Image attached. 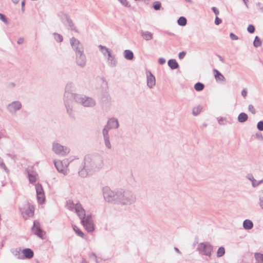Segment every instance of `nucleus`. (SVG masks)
<instances>
[{
    "mask_svg": "<svg viewBox=\"0 0 263 263\" xmlns=\"http://www.w3.org/2000/svg\"><path fill=\"white\" fill-rule=\"evenodd\" d=\"M73 230L75 231V232L80 237L82 238H84L85 234L81 231V230L77 226H73Z\"/></svg>",
    "mask_w": 263,
    "mask_h": 263,
    "instance_id": "22",
    "label": "nucleus"
},
{
    "mask_svg": "<svg viewBox=\"0 0 263 263\" xmlns=\"http://www.w3.org/2000/svg\"><path fill=\"white\" fill-rule=\"evenodd\" d=\"M22 5H24V2H22Z\"/></svg>",
    "mask_w": 263,
    "mask_h": 263,
    "instance_id": "49",
    "label": "nucleus"
},
{
    "mask_svg": "<svg viewBox=\"0 0 263 263\" xmlns=\"http://www.w3.org/2000/svg\"><path fill=\"white\" fill-rule=\"evenodd\" d=\"M225 253V249L223 247H220L217 252V256L218 257L222 256Z\"/></svg>",
    "mask_w": 263,
    "mask_h": 263,
    "instance_id": "26",
    "label": "nucleus"
},
{
    "mask_svg": "<svg viewBox=\"0 0 263 263\" xmlns=\"http://www.w3.org/2000/svg\"><path fill=\"white\" fill-rule=\"evenodd\" d=\"M124 5H127L128 3L126 0H119Z\"/></svg>",
    "mask_w": 263,
    "mask_h": 263,
    "instance_id": "42",
    "label": "nucleus"
},
{
    "mask_svg": "<svg viewBox=\"0 0 263 263\" xmlns=\"http://www.w3.org/2000/svg\"><path fill=\"white\" fill-rule=\"evenodd\" d=\"M105 144H106V146H107L108 148H110L111 147V144H110V142H109V140L108 139V138H106V139H105Z\"/></svg>",
    "mask_w": 263,
    "mask_h": 263,
    "instance_id": "35",
    "label": "nucleus"
},
{
    "mask_svg": "<svg viewBox=\"0 0 263 263\" xmlns=\"http://www.w3.org/2000/svg\"><path fill=\"white\" fill-rule=\"evenodd\" d=\"M143 39L146 40H150L152 39L153 35L151 33L149 32H145L142 33V34Z\"/></svg>",
    "mask_w": 263,
    "mask_h": 263,
    "instance_id": "23",
    "label": "nucleus"
},
{
    "mask_svg": "<svg viewBox=\"0 0 263 263\" xmlns=\"http://www.w3.org/2000/svg\"><path fill=\"white\" fill-rule=\"evenodd\" d=\"M100 48L103 54H104V55H105L106 54H107L108 60L110 61L111 63L114 60V57L111 55L110 51L109 50V49L102 46H100Z\"/></svg>",
    "mask_w": 263,
    "mask_h": 263,
    "instance_id": "9",
    "label": "nucleus"
},
{
    "mask_svg": "<svg viewBox=\"0 0 263 263\" xmlns=\"http://www.w3.org/2000/svg\"><path fill=\"white\" fill-rule=\"evenodd\" d=\"M185 55V52H180L179 54V58L181 59L182 58H183L184 57Z\"/></svg>",
    "mask_w": 263,
    "mask_h": 263,
    "instance_id": "38",
    "label": "nucleus"
},
{
    "mask_svg": "<svg viewBox=\"0 0 263 263\" xmlns=\"http://www.w3.org/2000/svg\"><path fill=\"white\" fill-rule=\"evenodd\" d=\"M244 3L245 4V5H246L247 7H248V5H247V3L248 2V0H243Z\"/></svg>",
    "mask_w": 263,
    "mask_h": 263,
    "instance_id": "43",
    "label": "nucleus"
},
{
    "mask_svg": "<svg viewBox=\"0 0 263 263\" xmlns=\"http://www.w3.org/2000/svg\"><path fill=\"white\" fill-rule=\"evenodd\" d=\"M67 205L70 210H75L78 216L82 218V224L88 232H91L94 230L93 223L91 216H87L83 217L85 215V211L80 204H74L72 201H69L67 202Z\"/></svg>",
    "mask_w": 263,
    "mask_h": 263,
    "instance_id": "1",
    "label": "nucleus"
},
{
    "mask_svg": "<svg viewBox=\"0 0 263 263\" xmlns=\"http://www.w3.org/2000/svg\"><path fill=\"white\" fill-rule=\"evenodd\" d=\"M28 179L30 183H34L36 180V174L35 172L28 173Z\"/></svg>",
    "mask_w": 263,
    "mask_h": 263,
    "instance_id": "16",
    "label": "nucleus"
},
{
    "mask_svg": "<svg viewBox=\"0 0 263 263\" xmlns=\"http://www.w3.org/2000/svg\"><path fill=\"white\" fill-rule=\"evenodd\" d=\"M254 45L255 47H258L261 45V41L258 37L256 36L254 41Z\"/></svg>",
    "mask_w": 263,
    "mask_h": 263,
    "instance_id": "29",
    "label": "nucleus"
},
{
    "mask_svg": "<svg viewBox=\"0 0 263 263\" xmlns=\"http://www.w3.org/2000/svg\"><path fill=\"white\" fill-rule=\"evenodd\" d=\"M22 214L25 218L32 217L34 215V207L29 203H25L22 208Z\"/></svg>",
    "mask_w": 263,
    "mask_h": 263,
    "instance_id": "3",
    "label": "nucleus"
},
{
    "mask_svg": "<svg viewBox=\"0 0 263 263\" xmlns=\"http://www.w3.org/2000/svg\"><path fill=\"white\" fill-rule=\"evenodd\" d=\"M260 206H261V208L263 209V202H262L261 203H260Z\"/></svg>",
    "mask_w": 263,
    "mask_h": 263,
    "instance_id": "46",
    "label": "nucleus"
},
{
    "mask_svg": "<svg viewBox=\"0 0 263 263\" xmlns=\"http://www.w3.org/2000/svg\"><path fill=\"white\" fill-rule=\"evenodd\" d=\"M212 246L204 243H200L199 246V251L204 255L210 256L212 252Z\"/></svg>",
    "mask_w": 263,
    "mask_h": 263,
    "instance_id": "6",
    "label": "nucleus"
},
{
    "mask_svg": "<svg viewBox=\"0 0 263 263\" xmlns=\"http://www.w3.org/2000/svg\"><path fill=\"white\" fill-rule=\"evenodd\" d=\"M201 110H202V108L201 107L197 106L193 108V112L194 115H197L201 111Z\"/></svg>",
    "mask_w": 263,
    "mask_h": 263,
    "instance_id": "28",
    "label": "nucleus"
},
{
    "mask_svg": "<svg viewBox=\"0 0 263 263\" xmlns=\"http://www.w3.org/2000/svg\"><path fill=\"white\" fill-rule=\"evenodd\" d=\"M221 23V20L217 16L215 18V23L216 25H219Z\"/></svg>",
    "mask_w": 263,
    "mask_h": 263,
    "instance_id": "36",
    "label": "nucleus"
},
{
    "mask_svg": "<svg viewBox=\"0 0 263 263\" xmlns=\"http://www.w3.org/2000/svg\"><path fill=\"white\" fill-rule=\"evenodd\" d=\"M257 128L260 130H263V121H260L258 123Z\"/></svg>",
    "mask_w": 263,
    "mask_h": 263,
    "instance_id": "32",
    "label": "nucleus"
},
{
    "mask_svg": "<svg viewBox=\"0 0 263 263\" xmlns=\"http://www.w3.org/2000/svg\"><path fill=\"white\" fill-rule=\"evenodd\" d=\"M80 51V50H79ZM77 63L80 66H83L85 63V57L82 52H79L77 55Z\"/></svg>",
    "mask_w": 263,
    "mask_h": 263,
    "instance_id": "11",
    "label": "nucleus"
},
{
    "mask_svg": "<svg viewBox=\"0 0 263 263\" xmlns=\"http://www.w3.org/2000/svg\"><path fill=\"white\" fill-rule=\"evenodd\" d=\"M57 36L59 37V41L61 42L62 41V36H60L59 35H57Z\"/></svg>",
    "mask_w": 263,
    "mask_h": 263,
    "instance_id": "44",
    "label": "nucleus"
},
{
    "mask_svg": "<svg viewBox=\"0 0 263 263\" xmlns=\"http://www.w3.org/2000/svg\"><path fill=\"white\" fill-rule=\"evenodd\" d=\"M238 119L240 122H243L248 119V116L245 113H241L238 116Z\"/></svg>",
    "mask_w": 263,
    "mask_h": 263,
    "instance_id": "21",
    "label": "nucleus"
},
{
    "mask_svg": "<svg viewBox=\"0 0 263 263\" xmlns=\"http://www.w3.org/2000/svg\"><path fill=\"white\" fill-rule=\"evenodd\" d=\"M32 231L35 234L39 236L42 238H44L45 236V233L43 232L40 227L39 223L38 222H34L33 227H32Z\"/></svg>",
    "mask_w": 263,
    "mask_h": 263,
    "instance_id": "7",
    "label": "nucleus"
},
{
    "mask_svg": "<svg viewBox=\"0 0 263 263\" xmlns=\"http://www.w3.org/2000/svg\"><path fill=\"white\" fill-rule=\"evenodd\" d=\"M255 257L258 262L263 263V254L260 253H255Z\"/></svg>",
    "mask_w": 263,
    "mask_h": 263,
    "instance_id": "25",
    "label": "nucleus"
},
{
    "mask_svg": "<svg viewBox=\"0 0 263 263\" xmlns=\"http://www.w3.org/2000/svg\"><path fill=\"white\" fill-rule=\"evenodd\" d=\"M204 87V85L200 82L196 83L194 86L195 89L198 91L203 90Z\"/></svg>",
    "mask_w": 263,
    "mask_h": 263,
    "instance_id": "24",
    "label": "nucleus"
},
{
    "mask_svg": "<svg viewBox=\"0 0 263 263\" xmlns=\"http://www.w3.org/2000/svg\"><path fill=\"white\" fill-rule=\"evenodd\" d=\"M247 29L249 32H250V33H252L255 31V27L252 25H249Z\"/></svg>",
    "mask_w": 263,
    "mask_h": 263,
    "instance_id": "30",
    "label": "nucleus"
},
{
    "mask_svg": "<svg viewBox=\"0 0 263 263\" xmlns=\"http://www.w3.org/2000/svg\"><path fill=\"white\" fill-rule=\"evenodd\" d=\"M155 85V78L151 73L147 75V85L152 88Z\"/></svg>",
    "mask_w": 263,
    "mask_h": 263,
    "instance_id": "12",
    "label": "nucleus"
},
{
    "mask_svg": "<svg viewBox=\"0 0 263 263\" xmlns=\"http://www.w3.org/2000/svg\"><path fill=\"white\" fill-rule=\"evenodd\" d=\"M12 1L13 2V3H17L19 2V1H20V0H12Z\"/></svg>",
    "mask_w": 263,
    "mask_h": 263,
    "instance_id": "45",
    "label": "nucleus"
},
{
    "mask_svg": "<svg viewBox=\"0 0 263 263\" xmlns=\"http://www.w3.org/2000/svg\"><path fill=\"white\" fill-rule=\"evenodd\" d=\"M178 23L181 26H184L186 24V19L184 17H180L178 20Z\"/></svg>",
    "mask_w": 263,
    "mask_h": 263,
    "instance_id": "27",
    "label": "nucleus"
},
{
    "mask_svg": "<svg viewBox=\"0 0 263 263\" xmlns=\"http://www.w3.org/2000/svg\"><path fill=\"white\" fill-rule=\"evenodd\" d=\"M106 194H107L106 193H104V197H105V198H106Z\"/></svg>",
    "mask_w": 263,
    "mask_h": 263,
    "instance_id": "47",
    "label": "nucleus"
},
{
    "mask_svg": "<svg viewBox=\"0 0 263 263\" xmlns=\"http://www.w3.org/2000/svg\"><path fill=\"white\" fill-rule=\"evenodd\" d=\"M125 58L127 60H132L134 57V54L132 51L129 50H126L124 52Z\"/></svg>",
    "mask_w": 263,
    "mask_h": 263,
    "instance_id": "18",
    "label": "nucleus"
},
{
    "mask_svg": "<svg viewBox=\"0 0 263 263\" xmlns=\"http://www.w3.org/2000/svg\"><path fill=\"white\" fill-rule=\"evenodd\" d=\"M24 42V39L23 38H20V39L17 40V43H18V44H23Z\"/></svg>",
    "mask_w": 263,
    "mask_h": 263,
    "instance_id": "41",
    "label": "nucleus"
},
{
    "mask_svg": "<svg viewBox=\"0 0 263 263\" xmlns=\"http://www.w3.org/2000/svg\"><path fill=\"white\" fill-rule=\"evenodd\" d=\"M161 4L160 3H156L154 5V8L155 10H159L160 8Z\"/></svg>",
    "mask_w": 263,
    "mask_h": 263,
    "instance_id": "37",
    "label": "nucleus"
},
{
    "mask_svg": "<svg viewBox=\"0 0 263 263\" xmlns=\"http://www.w3.org/2000/svg\"><path fill=\"white\" fill-rule=\"evenodd\" d=\"M21 104L19 102H14L8 106V110L11 112H14L21 108Z\"/></svg>",
    "mask_w": 263,
    "mask_h": 263,
    "instance_id": "8",
    "label": "nucleus"
},
{
    "mask_svg": "<svg viewBox=\"0 0 263 263\" xmlns=\"http://www.w3.org/2000/svg\"><path fill=\"white\" fill-rule=\"evenodd\" d=\"M185 1L187 2H191V0H185Z\"/></svg>",
    "mask_w": 263,
    "mask_h": 263,
    "instance_id": "48",
    "label": "nucleus"
},
{
    "mask_svg": "<svg viewBox=\"0 0 263 263\" xmlns=\"http://www.w3.org/2000/svg\"><path fill=\"white\" fill-rule=\"evenodd\" d=\"M213 72L214 77L216 81H222L224 80V76L217 70L214 69Z\"/></svg>",
    "mask_w": 263,
    "mask_h": 263,
    "instance_id": "14",
    "label": "nucleus"
},
{
    "mask_svg": "<svg viewBox=\"0 0 263 263\" xmlns=\"http://www.w3.org/2000/svg\"><path fill=\"white\" fill-rule=\"evenodd\" d=\"M53 150L57 154L64 156L69 153V150L68 148L62 146L59 143H54Z\"/></svg>",
    "mask_w": 263,
    "mask_h": 263,
    "instance_id": "4",
    "label": "nucleus"
},
{
    "mask_svg": "<svg viewBox=\"0 0 263 263\" xmlns=\"http://www.w3.org/2000/svg\"><path fill=\"white\" fill-rule=\"evenodd\" d=\"M248 109L252 114H254L255 113V109L253 105H250Z\"/></svg>",
    "mask_w": 263,
    "mask_h": 263,
    "instance_id": "31",
    "label": "nucleus"
},
{
    "mask_svg": "<svg viewBox=\"0 0 263 263\" xmlns=\"http://www.w3.org/2000/svg\"><path fill=\"white\" fill-rule=\"evenodd\" d=\"M82 104L84 106H92L95 105V102L92 99L89 98H83L82 101Z\"/></svg>",
    "mask_w": 263,
    "mask_h": 263,
    "instance_id": "10",
    "label": "nucleus"
},
{
    "mask_svg": "<svg viewBox=\"0 0 263 263\" xmlns=\"http://www.w3.org/2000/svg\"><path fill=\"white\" fill-rule=\"evenodd\" d=\"M35 189L37 201L39 203L42 204L45 200L44 192L42 186L40 184H36L35 185Z\"/></svg>",
    "mask_w": 263,
    "mask_h": 263,
    "instance_id": "5",
    "label": "nucleus"
},
{
    "mask_svg": "<svg viewBox=\"0 0 263 263\" xmlns=\"http://www.w3.org/2000/svg\"><path fill=\"white\" fill-rule=\"evenodd\" d=\"M241 95L243 97H246L247 95V91L246 89H243L241 91Z\"/></svg>",
    "mask_w": 263,
    "mask_h": 263,
    "instance_id": "40",
    "label": "nucleus"
},
{
    "mask_svg": "<svg viewBox=\"0 0 263 263\" xmlns=\"http://www.w3.org/2000/svg\"><path fill=\"white\" fill-rule=\"evenodd\" d=\"M212 10L216 15H217L219 14V11L216 7H213Z\"/></svg>",
    "mask_w": 263,
    "mask_h": 263,
    "instance_id": "39",
    "label": "nucleus"
},
{
    "mask_svg": "<svg viewBox=\"0 0 263 263\" xmlns=\"http://www.w3.org/2000/svg\"><path fill=\"white\" fill-rule=\"evenodd\" d=\"M70 43H71L72 47L74 49H78V48H79V46H80V44L79 41L78 40H77L76 39L72 38L70 41Z\"/></svg>",
    "mask_w": 263,
    "mask_h": 263,
    "instance_id": "17",
    "label": "nucleus"
},
{
    "mask_svg": "<svg viewBox=\"0 0 263 263\" xmlns=\"http://www.w3.org/2000/svg\"><path fill=\"white\" fill-rule=\"evenodd\" d=\"M54 164L59 172L62 173L64 175L67 174L68 171V162L67 160L56 161L54 162Z\"/></svg>",
    "mask_w": 263,
    "mask_h": 263,
    "instance_id": "2",
    "label": "nucleus"
},
{
    "mask_svg": "<svg viewBox=\"0 0 263 263\" xmlns=\"http://www.w3.org/2000/svg\"><path fill=\"white\" fill-rule=\"evenodd\" d=\"M108 126L110 128H115L118 127L119 123L117 120L112 119L108 121Z\"/></svg>",
    "mask_w": 263,
    "mask_h": 263,
    "instance_id": "15",
    "label": "nucleus"
},
{
    "mask_svg": "<svg viewBox=\"0 0 263 263\" xmlns=\"http://www.w3.org/2000/svg\"><path fill=\"white\" fill-rule=\"evenodd\" d=\"M243 226L246 229H250L253 227V223L250 220H245L243 221Z\"/></svg>",
    "mask_w": 263,
    "mask_h": 263,
    "instance_id": "20",
    "label": "nucleus"
},
{
    "mask_svg": "<svg viewBox=\"0 0 263 263\" xmlns=\"http://www.w3.org/2000/svg\"><path fill=\"white\" fill-rule=\"evenodd\" d=\"M0 20H1L3 22H4L5 23H8L7 18H6L5 16L1 13H0Z\"/></svg>",
    "mask_w": 263,
    "mask_h": 263,
    "instance_id": "33",
    "label": "nucleus"
},
{
    "mask_svg": "<svg viewBox=\"0 0 263 263\" xmlns=\"http://www.w3.org/2000/svg\"><path fill=\"white\" fill-rule=\"evenodd\" d=\"M168 65L172 69L177 68L178 64L175 60H170L168 62Z\"/></svg>",
    "mask_w": 263,
    "mask_h": 263,
    "instance_id": "19",
    "label": "nucleus"
},
{
    "mask_svg": "<svg viewBox=\"0 0 263 263\" xmlns=\"http://www.w3.org/2000/svg\"><path fill=\"white\" fill-rule=\"evenodd\" d=\"M22 253L25 257L27 259H30L33 256V252L30 249H25L22 251Z\"/></svg>",
    "mask_w": 263,
    "mask_h": 263,
    "instance_id": "13",
    "label": "nucleus"
},
{
    "mask_svg": "<svg viewBox=\"0 0 263 263\" xmlns=\"http://www.w3.org/2000/svg\"><path fill=\"white\" fill-rule=\"evenodd\" d=\"M230 36L232 40H237L238 39V37L233 33H231Z\"/></svg>",
    "mask_w": 263,
    "mask_h": 263,
    "instance_id": "34",
    "label": "nucleus"
}]
</instances>
